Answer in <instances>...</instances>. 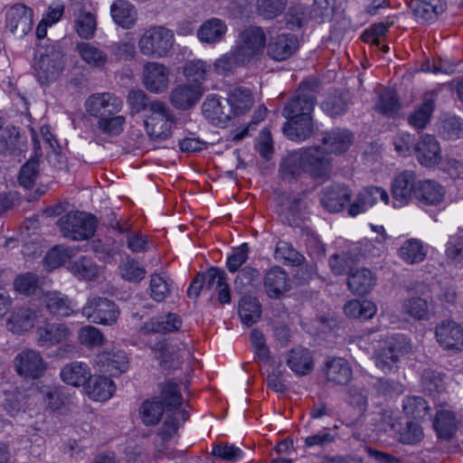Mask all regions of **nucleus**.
<instances>
[{"instance_id":"25","label":"nucleus","mask_w":463,"mask_h":463,"mask_svg":"<svg viewBox=\"0 0 463 463\" xmlns=\"http://www.w3.org/2000/svg\"><path fill=\"white\" fill-rule=\"evenodd\" d=\"M324 373L327 382L335 385L346 384L353 374L348 362L340 357L328 358L325 363Z\"/></svg>"},{"instance_id":"49","label":"nucleus","mask_w":463,"mask_h":463,"mask_svg":"<svg viewBox=\"0 0 463 463\" xmlns=\"http://www.w3.org/2000/svg\"><path fill=\"white\" fill-rule=\"evenodd\" d=\"M346 401L357 411L356 421H358L364 415L368 407L367 392L363 387L352 385L348 388Z\"/></svg>"},{"instance_id":"13","label":"nucleus","mask_w":463,"mask_h":463,"mask_svg":"<svg viewBox=\"0 0 463 463\" xmlns=\"http://www.w3.org/2000/svg\"><path fill=\"white\" fill-rule=\"evenodd\" d=\"M435 335L443 349L455 353L463 350V327L457 322L441 321L435 327Z\"/></svg>"},{"instance_id":"60","label":"nucleus","mask_w":463,"mask_h":463,"mask_svg":"<svg viewBox=\"0 0 463 463\" xmlns=\"http://www.w3.org/2000/svg\"><path fill=\"white\" fill-rule=\"evenodd\" d=\"M421 383L425 392L430 394L439 393L445 390L443 375L431 369L423 372Z\"/></svg>"},{"instance_id":"7","label":"nucleus","mask_w":463,"mask_h":463,"mask_svg":"<svg viewBox=\"0 0 463 463\" xmlns=\"http://www.w3.org/2000/svg\"><path fill=\"white\" fill-rule=\"evenodd\" d=\"M407 351L403 335L388 338L374 353L376 366L384 373L395 372L399 359Z\"/></svg>"},{"instance_id":"42","label":"nucleus","mask_w":463,"mask_h":463,"mask_svg":"<svg viewBox=\"0 0 463 463\" xmlns=\"http://www.w3.org/2000/svg\"><path fill=\"white\" fill-rule=\"evenodd\" d=\"M24 142L21 141L19 129L15 127L0 128V154L14 155L17 150H22Z\"/></svg>"},{"instance_id":"11","label":"nucleus","mask_w":463,"mask_h":463,"mask_svg":"<svg viewBox=\"0 0 463 463\" xmlns=\"http://www.w3.org/2000/svg\"><path fill=\"white\" fill-rule=\"evenodd\" d=\"M170 82V70L163 63L146 61L143 65L142 83L151 93L161 94L167 90Z\"/></svg>"},{"instance_id":"16","label":"nucleus","mask_w":463,"mask_h":463,"mask_svg":"<svg viewBox=\"0 0 463 463\" xmlns=\"http://www.w3.org/2000/svg\"><path fill=\"white\" fill-rule=\"evenodd\" d=\"M379 200L383 202L384 204H388V192L381 186H366L358 193L354 202L350 205L348 213L351 216L354 217L361 213L366 212Z\"/></svg>"},{"instance_id":"58","label":"nucleus","mask_w":463,"mask_h":463,"mask_svg":"<svg viewBox=\"0 0 463 463\" xmlns=\"http://www.w3.org/2000/svg\"><path fill=\"white\" fill-rule=\"evenodd\" d=\"M287 0H257V13L265 19H273L285 10Z\"/></svg>"},{"instance_id":"17","label":"nucleus","mask_w":463,"mask_h":463,"mask_svg":"<svg viewBox=\"0 0 463 463\" xmlns=\"http://www.w3.org/2000/svg\"><path fill=\"white\" fill-rule=\"evenodd\" d=\"M414 153L419 163L426 167H433L441 160V149L436 137L422 135L414 146Z\"/></svg>"},{"instance_id":"10","label":"nucleus","mask_w":463,"mask_h":463,"mask_svg":"<svg viewBox=\"0 0 463 463\" xmlns=\"http://www.w3.org/2000/svg\"><path fill=\"white\" fill-rule=\"evenodd\" d=\"M64 67L62 54L54 49L46 50L35 62V77L41 84L55 80Z\"/></svg>"},{"instance_id":"4","label":"nucleus","mask_w":463,"mask_h":463,"mask_svg":"<svg viewBox=\"0 0 463 463\" xmlns=\"http://www.w3.org/2000/svg\"><path fill=\"white\" fill-rule=\"evenodd\" d=\"M57 225L63 237L72 241H83L94 235L97 221L91 214L70 212L58 219Z\"/></svg>"},{"instance_id":"46","label":"nucleus","mask_w":463,"mask_h":463,"mask_svg":"<svg viewBox=\"0 0 463 463\" xmlns=\"http://www.w3.org/2000/svg\"><path fill=\"white\" fill-rule=\"evenodd\" d=\"M227 101L235 114H243L250 109L253 103L251 91L243 87H236L230 91Z\"/></svg>"},{"instance_id":"20","label":"nucleus","mask_w":463,"mask_h":463,"mask_svg":"<svg viewBox=\"0 0 463 463\" xmlns=\"http://www.w3.org/2000/svg\"><path fill=\"white\" fill-rule=\"evenodd\" d=\"M298 49V37L293 33H280L271 37L268 43V55L278 61L291 57Z\"/></svg>"},{"instance_id":"34","label":"nucleus","mask_w":463,"mask_h":463,"mask_svg":"<svg viewBox=\"0 0 463 463\" xmlns=\"http://www.w3.org/2000/svg\"><path fill=\"white\" fill-rule=\"evenodd\" d=\"M44 307L54 315L68 317L73 313L71 299L58 291L47 292L43 297Z\"/></svg>"},{"instance_id":"62","label":"nucleus","mask_w":463,"mask_h":463,"mask_svg":"<svg viewBox=\"0 0 463 463\" xmlns=\"http://www.w3.org/2000/svg\"><path fill=\"white\" fill-rule=\"evenodd\" d=\"M260 278V272L258 269L246 266L241 270H239L235 280L234 285L235 288L241 293L250 291L249 288L254 285V282L257 281Z\"/></svg>"},{"instance_id":"44","label":"nucleus","mask_w":463,"mask_h":463,"mask_svg":"<svg viewBox=\"0 0 463 463\" xmlns=\"http://www.w3.org/2000/svg\"><path fill=\"white\" fill-rule=\"evenodd\" d=\"M68 269L79 279L94 280L99 275L98 265L85 256L71 261Z\"/></svg>"},{"instance_id":"35","label":"nucleus","mask_w":463,"mask_h":463,"mask_svg":"<svg viewBox=\"0 0 463 463\" xmlns=\"http://www.w3.org/2000/svg\"><path fill=\"white\" fill-rule=\"evenodd\" d=\"M115 389L113 381L107 376H91L87 386L89 396L100 402L109 400L113 395Z\"/></svg>"},{"instance_id":"36","label":"nucleus","mask_w":463,"mask_h":463,"mask_svg":"<svg viewBox=\"0 0 463 463\" xmlns=\"http://www.w3.org/2000/svg\"><path fill=\"white\" fill-rule=\"evenodd\" d=\"M427 248L418 239H409L400 247L399 257L407 264L413 265L423 261L427 256Z\"/></svg>"},{"instance_id":"56","label":"nucleus","mask_w":463,"mask_h":463,"mask_svg":"<svg viewBox=\"0 0 463 463\" xmlns=\"http://www.w3.org/2000/svg\"><path fill=\"white\" fill-rule=\"evenodd\" d=\"M404 412L413 419L424 418L430 409L427 402L420 396L407 397L402 405Z\"/></svg>"},{"instance_id":"61","label":"nucleus","mask_w":463,"mask_h":463,"mask_svg":"<svg viewBox=\"0 0 463 463\" xmlns=\"http://www.w3.org/2000/svg\"><path fill=\"white\" fill-rule=\"evenodd\" d=\"M126 118L120 115H109L98 120V128L104 134L118 136L124 129Z\"/></svg>"},{"instance_id":"38","label":"nucleus","mask_w":463,"mask_h":463,"mask_svg":"<svg viewBox=\"0 0 463 463\" xmlns=\"http://www.w3.org/2000/svg\"><path fill=\"white\" fill-rule=\"evenodd\" d=\"M322 142L330 149L331 153L340 154L349 148L353 142V136L346 129H335L326 134Z\"/></svg>"},{"instance_id":"2","label":"nucleus","mask_w":463,"mask_h":463,"mask_svg":"<svg viewBox=\"0 0 463 463\" xmlns=\"http://www.w3.org/2000/svg\"><path fill=\"white\" fill-rule=\"evenodd\" d=\"M175 117L163 101L152 100L148 111L144 116L146 134L152 140H165L171 136V128Z\"/></svg>"},{"instance_id":"18","label":"nucleus","mask_w":463,"mask_h":463,"mask_svg":"<svg viewBox=\"0 0 463 463\" xmlns=\"http://www.w3.org/2000/svg\"><path fill=\"white\" fill-rule=\"evenodd\" d=\"M203 94V89L200 85L183 83L171 90L169 100L175 109L186 110L193 108L200 100Z\"/></svg>"},{"instance_id":"33","label":"nucleus","mask_w":463,"mask_h":463,"mask_svg":"<svg viewBox=\"0 0 463 463\" xmlns=\"http://www.w3.org/2000/svg\"><path fill=\"white\" fill-rule=\"evenodd\" d=\"M227 32L225 23L219 18H211L206 20L198 29L197 36L199 40L206 43H214L220 42Z\"/></svg>"},{"instance_id":"64","label":"nucleus","mask_w":463,"mask_h":463,"mask_svg":"<svg viewBox=\"0 0 463 463\" xmlns=\"http://www.w3.org/2000/svg\"><path fill=\"white\" fill-rule=\"evenodd\" d=\"M459 233L458 236H451L446 246V256L455 264L463 260V226L459 227Z\"/></svg>"},{"instance_id":"47","label":"nucleus","mask_w":463,"mask_h":463,"mask_svg":"<svg viewBox=\"0 0 463 463\" xmlns=\"http://www.w3.org/2000/svg\"><path fill=\"white\" fill-rule=\"evenodd\" d=\"M239 315L244 325L250 326L255 324L261 315L259 301L249 296L241 298L239 304Z\"/></svg>"},{"instance_id":"41","label":"nucleus","mask_w":463,"mask_h":463,"mask_svg":"<svg viewBox=\"0 0 463 463\" xmlns=\"http://www.w3.org/2000/svg\"><path fill=\"white\" fill-rule=\"evenodd\" d=\"M211 64L200 59L186 61L183 66V74L194 85H200L207 79L211 71Z\"/></svg>"},{"instance_id":"52","label":"nucleus","mask_w":463,"mask_h":463,"mask_svg":"<svg viewBox=\"0 0 463 463\" xmlns=\"http://www.w3.org/2000/svg\"><path fill=\"white\" fill-rule=\"evenodd\" d=\"M40 175V161L33 157L29 159L20 169L18 181L19 184L26 188L31 189L35 184Z\"/></svg>"},{"instance_id":"29","label":"nucleus","mask_w":463,"mask_h":463,"mask_svg":"<svg viewBox=\"0 0 463 463\" xmlns=\"http://www.w3.org/2000/svg\"><path fill=\"white\" fill-rule=\"evenodd\" d=\"M264 288L267 294L273 298H279L289 288L288 275L280 267L269 269L264 278Z\"/></svg>"},{"instance_id":"45","label":"nucleus","mask_w":463,"mask_h":463,"mask_svg":"<svg viewBox=\"0 0 463 463\" xmlns=\"http://www.w3.org/2000/svg\"><path fill=\"white\" fill-rule=\"evenodd\" d=\"M376 306L370 300L352 299L345 307V314L353 318L367 320L376 313Z\"/></svg>"},{"instance_id":"27","label":"nucleus","mask_w":463,"mask_h":463,"mask_svg":"<svg viewBox=\"0 0 463 463\" xmlns=\"http://www.w3.org/2000/svg\"><path fill=\"white\" fill-rule=\"evenodd\" d=\"M60 377L66 384L79 387L90 381L91 373L87 364L74 361L61 368Z\"/></svg>"},{"instance_id":"23","label":"nucleus","mask_w":463,"mask_h":463,"mask_svg":"<svg viewBox=\"0 0 463 463\" xmlns=\"http://www.w3.org/2000/svg\"><path fill=\"white\" fill-rule=\"evenodd\" d=\"M182 326L180 317L174 313H167L150 318L141 327L145 334H166L178 331Z\"/></svg>"},{"instance_id":"12","label":"nucleus","mask_w":463,"mask_h":463,"mask_svg":"<svg viewBox=\"0 0 463 463\" xmlns=\"http://www.w3.org/2000/svg\"><path fill=\"white\" fill-rule=\"evenodd\" d=\"M122 107L121 99L110 92L92 94L85 101L86 112L99 119L118 113Z\"/></svg>"},{"instance_id":"40","label":"nucleus","mask_w":463,"mask_h":463,"mask_svg":"<svg viewBox=\"0 0 463 463\" xmlns=\"http://www.w3.org/2000/svg\"><path fill=\"white\" fill-rule=\"evenodd\" d=\"M435 109L432 95L426 96L422 103L409 116L408 122L416 129H423L429 123Z\"/></svg>"},{"instance_id":"51","label":"nucleus","mask_w":463,"mask_h":463,"mask_svg":"<svg viewBox=\"0 0 463 463\" xmlns=\"http://www.w3.org/2000/svg\"><path fill=\"white\" fill-rule=\"evenodd\" d=\"M172 281L160 274L154 273L151 275L149 290L150 297L157 301L161 302L165 300L171 293Z\"/></svg>"},{"instance_id":"32","label":"nucleus","mask_w":463,"mask_h":463,"mask_svg":"<svg viewBox=\"0 0 463 463\" xmlns=\"http://www.w3.org/2000/svg\"><path fill=\"white\" fill-rule=\"evenodd\" d=\"M279 175L284 180L299 177L305 172L301 150L292 151L284 156L279 164Z\"/></svg>"},{"instance_id":"15","label":"nucleus","mask_w":463,"mask_h":463,"mask_svg":"<svg viewBox=\"0 0 463 463\" xmlns=\"http://www.w3.org/2000/svg\"><path fill=\"white\" fill-rule=\"evenodd\" d=\"M33 11L24 5L12 6L5 15L6 28L17 37H24L33 28Z\"/></svg>"},{"instance_id":"54","label":"nucleus","mask_w":463,"mask_h":463,"mask_svg":"<svg viewBox=\"0 0 463 463\" xmlns=\"http://www.w3.org/2000/svg\"><path fill=\"white\" fill-rule=\"evenodd\" d=\"M127 102L130 109V114L136 115L141 112L145 114L148 111L152 100L148 95L142 90H131L127 96Z\"/></svg>"},{"instance_id":"3","label":"nucleus","mask_w":463,"mask_h":463,"mask_svg":"<svg viewBox=\"0 0 463 463\" xmlns=\"http://www.w3.org/2000/svg\"><path fill=\"white\" fill-rule=\"evenodd\" d=\"M175 34L165 26H152L146 29L138 40L140 52L150 58H163L172 51Z\"/></svg>"},{"instance_id":"50","label":"nucleus","mask_w":463,"mask_h":463,"mask_svg":"<svg viewBox=\"0 0 463 463\" xmlns=\"http://www.w3.org/2000/svg\"><path fill=\"white\" fill-rule=\"evenodd\" d=\"M250 343L255 357L263 364L274 363L263 333L259 329L250 332Z\"/></svg>"},{"instance_id":"59","label":"nucleus","mask_w":463,"mask_h":463,"mask_svg":"<svg viewBox=\"0 0 463 463\" xmlns=\"http://www.w3.org/2000/svg\"><path fill=\"white\" fill-rule=\"evenodd\" d=\"M323 110L334 118L346 112L348 108V98L346 94L340 93L328 97L322 103Z\"/></svg>"},{"instance_id":"8","label":"nucleus","mask_w":463,"mask_h":463,"mask_svg":"<svg viewBox=\"0 0 463 463\" xmlns=\"http://www.w3.org/2000/svg\"><path fill=\"white\" fill-rule=\"evenodd\" d=\"M326 150V147L320 146L301 150L305 173H307L314 179L325 181L330 175L332 169L331 158Z\"/></svg>"},{"instance_id":"24","label":"nucleus","mask_w":463,"mask_h":463,"mask_svg":"<svg viewBox=\"0 0 463 463\" xmlns=\"http://www.w3.org/2000/svg\"><path fill=\"white\" fill-rule=\"evenodd\" d=\"M376 279L375 275L369 269H356L348 275L347 288L354 295L365 296L372 291Z\"/></svg>"},{"instance_id":"5","label":"nucleus","mask_w":463,"mask_h":463,"mask_svg":"<svg viewBox=\"0 0 463 463\" xmlns=\"http://www.w3.org/2000/svg\"><path fill=\"white\" fill-rule=\"evenodd\" d=\"M265 43L264 31L260 27L250 26L241 33L233 51L238 60L247 65L260 57Z\"/></svg>"},{"instance_id":"37","label":"nucleus","mask_w":463,"mask_h":463,"mask_svg":"<svg viewBox=\"0 0 463 463\" xmlns=\"http://www.w3.org/2000/svg\"><path fill=\"white\" fill-rule=\"evenodd\" d=\"M432 310L431 304L420 297H411L403 300L402 312L415 320H428Z\"/></svg>"},{"instance_id":"9","label":"nucleus","mask_w":463,"mask_h":463,"mask_svg":"<svg viewBox=\"0 0 463 463\" xmlns=\"http://www.w3.org/2000/svg\"><path fill=\"white\" fill-rule=\"evenodd\" d=\"M13 363L18 375L32 380L42 377L47 367L40 352L33 349L21 351Z\"/></svg>"},{"instance_id":"55","label":"nucleus","mask_w":463,"mask_h":463,"mask_svg":"<svg viewBox=\"0 0 463 463\" xmlns=\"http://www.w3.org/2000/svg\"><path fill=\"white\" fill-rule=\"evenodd\" d=\"M164 412L163 404L158 401H146L140 407L142 420L146 425H156Z\"/></svg>"},{"instance_id":"48","label":"nucleus","mask_w":463,"mask_h":463,"mask_svg":"<svg viewBox=\"0 0 463 463\" xmlns=\"http://www.w3.org/2000/svg\"><path fill=\"white\" fill-rule=\"evenodd\" d=\"M118 269L122 279L128 282H140L146 274L144 266L131 257H127Z\"/></svg>"},{"instance_id":"26","label":"nucleus","mask_w":463,"mask_h":463,"mask_svg":"<svg viewBox=\"0 0 463 463\" xmlns=\"http://www.w3.org/2000/svg\"><path fill=\"white\" fill-rule=\"evenodd\" d=\"M110 14L116 24L124 28H132L138 18L135 5L128 0H115L110 6Z\"/></svg>"},{"instance_id":"1","label":"nucleus","mask_w":463,"mask_h":463,"mask_svg":"<svg viewBox=\"0 0 463 463\" xmlns=\"http://www.w3.org/2000/svg\"><path fill=\"white\" fill-rule=\"evenodd\" d=\"M317 103L315 92L303 84L285 105L282 115L288 119L284 134L293 141H302L314 133L312 111Z\"/></svg>"},{"instance_id":"22","label":"nucleus","mask_w":463,"mask_h":463,"mask_svg":"<svg viewBox=\"0 0 463 463\" xmlns=\"http://www.w3.org/2000/svg\"><path fill=\"white\" fill-rule=\"evenodd\" d=\"M352 193L346 185L333 184L320 194V203L330 213L341 211L350 201Z\"/></svg>"},{"instance_id":"28","label":"nucleus","mask_w":463,"mask_h":463,"mask_svg":"<svg viewBox=\"0 0 463 463\" xmlns=\"http://www.w3.org/2000/svg\"><path fill=\"white\" fill-rule=\"evenodd\" d=\"M444 188L433 180H419L415 199L422 205H437L444 198Z\"/></svg>"},{"instance_id":"57","label":"nucleus","mask_w":463,"mask_h":463,"mask_svg":"<svg viewBox=\"0 0 463 463\" xmlns=\"http://www.w3.org/2000/svg\"><path fill=\"white\" fill-rule=\"evenodd\" d=\"M96 18L90 12L80 11L76 17V32L81 38H92L96 30Z\"/></svg>"},{"instance_id":"19","label":"nucleus","mask_w":463,"mask_h":463,"mask_svg":"<svg viewBox=\"0 0 463 463\" xmlns=\"http://www.w3.org/2000/svg\"><path fill=\"white\" fill-rule=\"evenodd\" d=\"M71 335V328L65 324H46L37 328V344L40 346L51 347L67 342Z\"/></svg>"},{"instance_id":"43","label":"nucleus","mask_w":463,"mask_h":463,"mask_svg":"<svg viewBox=\"0 0 463 463\" xmlns=\"http://www.w3.org/2000/svg\"><path fill=\"white\" fill-rule=\"evenodd\" d=\"M76 50L80 58L91 67H103L109 59L103 50L90 43H78Z\"/></svg>"},{"instance_id":"53","label":"nucleus","mask_w":463,"mask_h":463,"mask_svg":"<svg viewBox=\"0 0 463 463\" xmlns=\"http://www.w3.org/2000/svg\"><path fill=\"white\" fill-rule=\"evenodd\" d=\"M272 370L267 373L266 383L268 388L278 393H283L287 391L286 380L284 377L285 370L282 368L281 362L269 363Z\"/></svg>"},{"instance_id":"14","label":"nucleus","mask_w":463,"mask_h":463,"mask_svg":"<svg viewBox=\"0 0 463 463\" xmlns=\"http://www.w3.org/2000/svg\"><path fill=\"white\" fill-rule=\"evenodd\" d=\"M418 184L416 174L411 170H405L395 176L392 184V195L398 206L406 205L416 197Z\"/></svg>"},{"instance_id":"31","label":"nucleus","mask_w":463,"mask_h":463,"mask_svg":"<svg viewBox=\"0 0 463 463\" xmlns=\"http://www.w3.org/2000/svg\"><path fill=\"white\" fill-rule=\"evenodd\" d=\"M37 314L34 310L21 307L15 309L7 321L8 330L15 334H22L33 327Z\"/></svg>"},{"instance_id":"39","label":"nucleus","mask_w":463,"mask_h":463,"mask_svg":"<svg viewBox=\"0 0 463 463\" xmlns=\"http://www.w3.org/2000/svg\"><path fill=\"white\" fill-rule=\"evenodd\" d=\"M434 428L439 439L444 440L451 439L457 430L454 413L448 410L439 411L434 420Z\"/></svg>"},{"instance_id":"6","label":"nucleus","mask_w":463,"mask_h":463,"mask_svg":"<svg viewBox=\"0 0 463 463\" xmlns=\"http://www.w3.org/2000/svg\"><path fill=\"white\" fill-rule=\"evenodd\" d=\"M81 312L90 322L105 326L114 325L120 314L112 300L98 296L89 298Z\"/></svg>"},{"instance_id":"21","label":"nucleus","mask_w":463,"mask_h":463,"mask_svg":"<svg viewBox=\"0 0 463 463\" xmlns=\"http://www.w3.org/2000/svg\"><path fill=\"white\" fill-rule=\"evenodd\" d=\"M95 363L100 373L115 377L128 368V359L124 351L104 352L99 354Z\"/></svg>"},{"instance_id":"63","label":"nucleus","mask_w":463,"mask_h":463,"mask_svg":"<svg viewBox=\"0 0 463 463\" xmlns=\"http://www.w3.org/2000/svg\"><path fill=\"white\" fill-rule=\"evenodd\" d=\"M400 109V104L394 93L385 90L379 94L375 104V109L388 117L395 115Z\"/></svg>"},{"instance_id":"30","label":"nucleus","mask_w":463,"mask_h":463,"mask_svg":"<svg viewBox=\"0 0 463 463\" xmlns=\"http://www.w3.org/2000/svg\"><path fill=\"white\" fill-rule=\"evenodd\" d=\"M287 365L297 374L306 375L313 370V358L308 349L294 348L288 354Z\"/></svg>"}]
</instances>
